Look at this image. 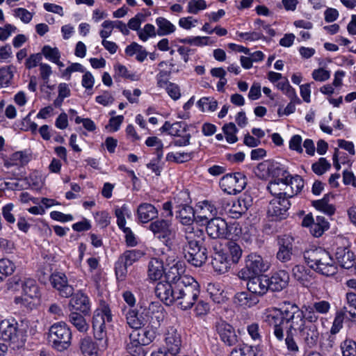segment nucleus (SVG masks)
I'll use <instances>...</instances> for the list:
<instances>
[{"label": "nucleus", "mask_w": 356, "mask_h": 356, "mask_svg": "<svg viewBox=\"0 0 356 356\" xmlns=\"http://www.w3.org/2000/svg\"><path fill=\"white\" fill-rule=\"evenodd\" d=\"M112 321V314L108 305L105 302L101 305V308L94 312L92 319L93 335L97 344L89 337H85L80 341V349L84 356H98V350H104L108 347V337L106 323Z\"/></svg>", "instance_id": "obj_1"}, {"label": "nucleus", "mask_w": 356, "mask_h": 356, "mask_svg": "<svg viewBox=\"0 0 356 356\" xmlns=\"http://www.w3.org/2000/svg\"><path fill=\"white\" fill-rule=\"evenodd\" d=\"M266 321L272 327L276 339L282 341L284 324H289L286 329L296 330L301 323V309L296 303L284 302L280 308L275 309V314L267 315Z\"/></svg>", "instance_id": "obj_2"}, {"label": "nucleus", "mask_w": 356, "mask_h": 356, "mask_svg": "<svg viewBox=\"0 0 356 356\" xmlns=\"http://www.w3.org/2000/svg\"><path fill=\"white\" fill-rule=\"evenodd\" d=\"M304 258L309 267L319 274L329 277L337 273V266L333 258L322 248L305 251Z\"/></svg>", "instance_id": "obj_3"}, {"label": "nucleus", "mask_w": 356, "mask_h": 356, "mask_svg": "<svg viewBox=\"0 0 356 356\" xmlns=\"http://www.w3.org/2000/svg\"><path fill=\"white\" fill-rule=\"evenodd\" d=\"M175 286L177 301L181 309L187 310L191 309L197 300L200 296V284L193 277L184 278Z\"/></svg>", "instance_id": "obj_4"}, {"label": "nucleus", "mask_w": 356, "mask_h": 356, "mask_svg": "<svg viewBox=\"0 0 356 356\" xmlns=\"http://www.w3.org/2000/svg\"><path fill=\"white\" fill-rule=\"evenodd\" d=\"M48 338L54 349L63 351L71 345L72 332L65 323H56L50 327Z\"/></svg>", "instance_id": "obj_5"}, {"label": "nucleus", "mask_w": 356, "mask_h": 356, "mask_svg": "<svg viewBox=\"0 0 356 356\" xmlns=\"http://www.w3.org/2000/svg\"><path fill=\"white\" fill-rule=\"evenodd\" d=\"M163 309L158 302H152L148 308L140 307L139 309H129L125 314L129 326L134 330L142 328L149 321V312H161Z\"/></svg>", "instance_id": "obj_6"}, {"label": "nucleus", "mask_w": 356, "mask_h": 356, "mask_svg": "<svg viewBox=\"0 0 356 356\" xmlns=\"http://www.w3.org/2000/svg\"><path fill=\"white\" fill-rule=\"evenodd\" d=\"M148 229L152 232L156 238L166 247L171 248L173 244L172 241L176 235L171 220L157 218L149 223Z\"/></svg>", "instance_id": "obj_7"}, {"label": "nucleus", "mask_w": 356, "mask_h": 356, "mask_svg": "<svg viewBox=\"0 0 356 356\" xmlns=\"http://www.w3.org/2000/svg\"><path fill=\"white\" fill-rule=\"evenodd\" d=\"M269 268V264L265 261L261 256L251 253L245 259V266L238 271L240 279L246 280L253 275H260Z\"/></svg>", "instance_id": "obj_8"}, {"label": "nucleus", "mask_w": 356, "mask_h": 356, "mask_svg": "<svg viewBox=\"0 0 356 356\" xmlns=\"http://www.w3.org/2000/svg\"><path fill=\"white\" fill-rule=\"evenodd\" d=\"M204 234L202 229H194L188 227L186 231V243L182 245V252L184 258L190 260L192 255L202 246L201 241L204 239Z\"/></svg>", "instance_id": "obj_9"}, {"label": "nucleus", "mask_w": 356, "mask_h": 356, "mask_svg": "<svg viewBox=\"0 0 356 356\" xmlns=\"http://www.w3.org/2000/svg\"><path fill=\"white\" fill-rule=\"evenodd\" d=\"M219 184L224 192L230 195H236L245 188L247 178L241 172L229 173L220 179Z\"/></svg>", "instance_id": "obj_10"}, {"label": "nucleus", "mask_w": 356, "mask_h": 356, "mask_svg": "<svg viewBox=\"0 0 356 356\" xmlns=\"http://www.w3.org/2000/svg\"><path fill=\"white\" fill-rule=\"evenodd\" d=\"M46 274L43 273L40 276L39 280L45 283L47 277ZM51 285L58 291L60 296L63 298H69L74 293V287L68 284V280L66 275L62 272H54L49 276H47Z\"/></svg>", "instance_id": "obj_11"}, {"label": "nucleus", "mask_w": 356, "mask_h": 356, "mask_svg": "<svg viewBox=\"0 0 356 356\" xmlns=\"http://www.w3.org/2000/svg\"><path fill=\"white\" fill-rule=\"evenodd\" d=\"M296 331L305 349L314 348L317 346L320 339L317 325L300 324Z\"/></svg>", "instance_id": "obj_12"}, {"label": "nucleus", "mask_w": 356, "mask_h": 356, "mask_svg": "<svg viewBox=\"0 0 356 356\" xmlns=\"http://www.w3.org/2000/svg\"><path fill=\"white\" fill-rule=\"evenodd\" d=\"M0 335L3 341L17 343L20 337H23L24 331L18 327L15 320H3L0 323Z\"/></svg>", "instance_id": "obj_13"}, {"label": "nucleus", "mask_w": 356, "mask_h": 356, "mask_svg": "<svg viewBox=\"0 0 356 356\" xmlns=\"http://www.w3.org/2000/svg\"><path fill=\"white\" fill-rule=\"evenodd\" d=\"M291 206L289 198L274 197L268 207V214L275 218V220H281L289 216L288 210Z\"/></svg>", "instance_id": "obj_14"}, {"label": "nucleus", "mask_w": 356, "mask_h": 356, "mask_svg": "<svg viewBox=\"0 0 356 356\" xmlns=\"http://www.w3.org/2000/svg\"><path fill=\"white\" fill-rule=\"evenodd\" d=\"M165 348L170 355L178 354L181 346V333L174 327H170L165 333Z\"/></svg>", "instance_id": "obj_15"}, {"label": "nucleus", "mask_w": 356, "mask_h": 356, "mask_svg": "<svg viewBox=\"0 0 356 356\" xmlns=\"http://www.w3.org/2000/svg\"><path fill=\"white\" fill-rule=\"evenodd\" d=\"M246 280H248V290L254 295H256L258 298L266 294L269 289L268 277L266 275H253Z\"/></svg>", "instance_id": "obj_16"}, {"label": "nucleus", "mask_w": 356, "mask_h": 356, "mask_svg": "<svg viewBox=\"0 0 356 356\" xmlns=\"http://www.w3.org/2000/svg\"><path fill=\"white\" fill-rule=\"evenodd\" d=\"M154 292L156 297L166 305H171L177 301V294L174 284L165 282H159L154 289Z\"/></svg>", "instance_id": "obj_17"}, {"label": "nucleus", "mask_w": 356, "mask_h": 356, "mask_svg": "<svg viewBox=\"0 0 356 356\" xmlns=\"http://www.w3.org/2000/svg\"><path fill=\"white\" fill-rule=\"evenodd\" d=\"M216 331L220 339L227 346H232L238 341V337L234 328L224 321H220L216 325Z\"/></svg>", "instance_id": "obj_18"}, {"label": "nucleus", "mask_w": 356, "mask_h": 356, "mask_svg": "<svg viewBox=\"0 0 356 356\" xmlns=\"http://www.w3.org/2000/svg\"><path fill=\"white\" fill-rule=\"evenodd\" d=\"M226 230L227 222L220 217L207 221L206 231L212 238H226Z\"/></svg>", "instance_id": "obj_19"}, {"label": "nucleus", "mask_w": 356, "mask_h": 356, "mask_svg": "<svg viewBox=\"0 0 356 356\" xmlns=\"http://www.w3.org/2000/svg\"><path fill=\"white\" fill-rule=\"evenodd\" d=\"M69 302V307L83 315H87L90 312V302L87 295L79 291L73 293Z\"/></svg>", "instance_id": "obj_20"}, {"label": "nucleus", "mask_w": 356, "mask_h": 356, "mask_svg": "<svg viewBox=\"0 0 356 356\" xmlns=\"http://www.w3.org/2000/svg\"><path fill=\"white\" fill-rule=\"evenodd\" d=\"M214 252L211 255V265L213 270L223 274L228 271L231 264L226 253L218 250L216 246H213Z\"/></svg>", "instance_id": "obj_21"}, {"label": "nucleus", "mask_w": 356, "mask_h": 356, "mask_svg": "<svg viewBox=\"0 0 356 356\" xmlns=\"http://www.w3.org/2000/svg\"><path fill=\"white\" fill-rule=\"evenodd\" d=\"M156 331L152 327H146L133 331L129 334V339L141 345H149L156 338Z\"/></svg>", "instance_id": "obj_22"}, {"label": "nucleus", "mask_w": 356, "mask_h": 356, "mask_svg": "<svg viewBox=\"0 0 356 356\" xmlns=\"http://www.w3.org/2000/svg\"><path fill=\"white\" fill-rule=\"evenodd\" d=\"M289 282V273L285 270H279L268 278L269 289L272 291H281L288 286Z\"/></svg>", "instance_id": "obj_23"}, {"label": "nucleus", "mask_w": 356, "mask_h": 356, "mask_svg": "<svg viewBox=\"0 0 356 356\" xmlns=\"http://www.w3.org/2000/svg\"><path fill=\"white\" fill-rule=\"evenodd\" d=\"M335 257L337 262L343 268L349 269L355 264V254L348 247H338Z\"/></svg>", "instance_id": "obj_24"}, {"label": "nucleus", "mask_w": 356, "mask_h": 356, "mask_svg": "<svg viewBox=\"0 0 356 356\" xmlns=\"http://www.w3.org/2000/svg\"><path fill=\"white\" fill-rule=\"evenodd\" d=\"M233 302L238 306L250 308L256 305L259 302V299L248 290V291L236 293L234 296Z\"/></svg>", "instance_id": "obj_25"}, {"label": "nucleus", "mask_w": 356, "mask_h": 356, "mask_svg": "<svg viewBox=\"0 0 356 356\" xmlns=\"http://www.w3.org/2000/svg\"><path fill=\"white\" fill-rule=\"evenodd\" d=\"M182 273L181 264L179 262L176 263L172 266L170 267L167 271L164 270L165 282L170 284H174V287L175 288L178 282L183 280L182 279L190 277L188 275H181Z\"/></svg>", "instance_id": "obj_26"}, {"label": "nucleus", "mask_w": 356, "mask_h": 356, "mask_svg": "<svg viewBox=\"0 0 356 356\" xmlns=\"http://www.w3.org/2000/svg\"><path fill=\"white\" fill-rule=\"evenodd\" d=\"M137 213L140 221L146 223L157 218L158 211L152 204L142 203L138 207Z\"/></svg>", "instance_id": "obj_27"}, {"label": "nucleus", "mask_w": 356, "mask_h": 356, "mask_svg": "<svg viewBox=\"0 0 356 356\" xmlns=\"http://www.w3.org/2000/svg\"><path fill=\"white\" fill-rule=\"evenodd\" d=\"M225 212L229 213L232 218H238L246 211V207L244 200H237L232 201V203L227 202L223 206Z\"/></svg>", "instance_id": "obj_28"}, {"label": "nucleus", "mask_w": 356, "mask_h": 356, "mask_svg": "<svg viewBox=\"0 0 356 356\" xmlns=\"http://www.w3.org/2000/svg\"><path fill=\"white\" fill-rule=\"evenodd\" d=\"M318 314L310 305H303L301 307V323L307 325H317Z\"/></svg>", "instance_id": "obj_29"}, {"label": "nucleus", "mask_w": 356, "mask_h": 356, "mask_svg": "<svg viewBox=\"0 0 356 356\" xmlns=\"http://www.w3.org/2000/svg\"><path fill=\"white\" fill-rule=\"evenodd\" d=\"M164 268L162 261L152 258L148 264V277L152 280L161 279L164 274Z\"/></svg>", "instance_id": "obj_30"}, {"label": "nucleus", "mask_w": 356, "mask_h": 356, "mask_svg": "<svg viewBox=\"0 0 356 356\" xmlns=\"http://www.w3.org/2000/svg\"><path fill=\"white\" fill-rule=\"evenodd\" d=\"M333 197L334 195L330 193L325 194L321 200L313 201L312 205L316 209L323 211L324 213L332 216L335 212V207L334 205L329 204V202L330 198Z\"/></svg>", "instance_id": "obj_31"}, {"label": "nucleus", "mask_w": 356, "mask_h": 356, "mask_svg": "<svg viewBox=\"0 0 356 356\" xmlns=\"http://www.w3.org/2000/svg\"><path fill=\"white\" fill-rule=\"evenodd\" d=\"M207 291L214 302L220 304L225 301L224 291L221 289L220 284L216 283L208 284Z\"/></svg>", "instance_id": "obj_32"}, {"label": "nucleus", "mask_w": 356, "mask_h": 356, "mask_svg": "<svg viewBox=\"0 0 356 356\" xmlns=\"http://www.w3.org/2000/svg\"><path fill=\"white\" fill-rule=\"evenodd\" d=\"M22 291L24 295L31 298H38L40 297V292L36 282L33 279L24 278V286Z\"/></svg>", "instance_id": "obj_33"}, {"label": "nucleus", "mask_w": 356, "mask_h": 356, "mask_svg": "<svg viewBox=\"0 0 356 356\" xmlns=\"http://www.w3.org/2000/svg\"><path fill=\"white\" fill-rule=\"evenodd\" d=\"M180 209L178 211V217L181 220V222L183 225H191L195 220H196L195 216V211L192 207L184 204L181 205Z\"/></svg>", "instance_id": "obj_34"}, {"label": "nucleus", "mask_w": 356, "mask_h": 356, "mask_svg": "<svg viewBox=\"0 0 356 356\" xmlns=\"http://www.w3.org/2000/svg\"><path fill=\"white\" fill-rule=\"evenodd\" d=\"M329 228V222L325 219L323 216H318L314 220L310 232L315 237L321 236L325 230Z\"/></svg>", "instance_id": "obj_35"}, {"label": "nucleus", "mask_w": 356, "mask_h": 356, "mask_svg": "<svg viewBox=\"0 0 356 356\" xmlns=\"http://www.w3.org/2000/svg\"><path fill=\"white\" fill-rule=\"evenodd\" d=\"M207 248L202 245L192 255L190 260H187V261L195 267H200L207 261Z\"/></svg>", "instance_id": "obj_36"}, {"label": "nucleus", "mask_w": 356, "mask_h": 356, "mask_svg": "<svg viewBox=\"0 0 356 356\" xmlns=\"http://www.w3.org/2000/svg\"><path fill=\"white\" fill-rule=\"evenodd\" d=\"M69 321L79 331L86 332L88 329V324L83 316L76 312H72L69 315Z\"/></svg>", "instance_id": "obj_37"}, {"label": "nucleus", "mask_w": 356, "mask_h": 356, "mask_svg": "<svg viewBox=\"0 0 356 356\" xmlns=\"http://www.w3.org/2000/svg\"><path fill=\"white\" fill-rule=\"evenodd\" d=\"M156 23L158 26L157 34L160 36L169 35L175 31V26L164 17H158Z\"/></svg>", "instance_id": "obj_38"}, {"label": "nucleus", "mask_w": 356, "mask_h": 356, "mask_svg": "<svg viewBox=\"0 0 356 356\" xmlns=\"http://www.w3.org/2000/svg\"><path fill=\"white\" fill-rule=\"evenodd\" d=\"M267 188L275 197L291 198L293 197V194H290L284 187L280 186L277 182L273 181L269 182Z\"/></svg>", "instance_id": "obj_39"}, {"label": "nucleus", "mask_w": 356, "mask_h": 356, "mask_svg": "<svg viewBox=\"0 0 356 356\" xmlns=\"http://www.w3.org/2000/svg\"><path fill=\"white\" fill-rule=\"evenodd\" d=\"M143 255V253L140 250H131L125 251L118 258L121 259L125 265L130 266L134 263L138 261Z\"/></svg>", "instance_id": "obj_40"}, {"label": "nucleus", "mask_w": 356, "mask_h": 356, "mask_svg": "<svg viewBox=\"0 0 356 356\" xmlns=\"http://www.w3.org/2000/svg\"><path fill=\"white\" fill-rule=\"evenodd\" d=\"M310 273L311 270L302 265H296L292 268L293 276L302 284L309 281L308 278L311 277Z\"/></svg>", "instance_id": "obj_41"}, {"label": "nucleus", "mask_w": 356, "mask_h": 356, "mask_svg": "<svg viewBox=\"0 0 356 356\" xmlns=\"http://www.w3.org/2000/svg\"><path fill=\"white\" fill-rule=\"evenodd\" d=\"M15 67L10 65L0 68V88L7 87L13 78Z\"/></svg>", "instance_id": "obj_42"}, {"label": "nucleus", "mask_w": 356, "mask_h": 356, "mask_svg": "<svg viewBox=\"0 0 356 356\" xmlns=\"http://www.w3.org/2000/svg\"><path fill=\"white\" fill-rule=\"evenodd\" d=\"M296 332V330L286 329V338L284 339L288 351L293 354H296L299 352V346L295 340V334Z\"/></svg>", "instance_id": "obj_43"}, {"label": "nucleus", "mask_w": 356, "mask_h": 356, "mask_svg": "<svg viewBox=\"0 0 356 356\" xmlns=\"http://www.w3.org/2000/svg\"><path fill=\"white\" fill-rule=\"evenodd\" d=\"M255 175L260 179H267L270 176V160L259 163L254 170Z\"/></svg>", "instance_id": "obj_44"}, {"label": "nucleus", "mask_w": 356, "mask_h": 356, "mask_svg": "<svg viewBox=\"0 0 356 356\" xmlns=\"http://www.w3.org/2000/svg\"><path fill=\"white\" fill-rule=\"evenodd\" d=\"M222 131L225 135L226 140L229 143H234L238 140V138L236 136L238 129L234 123L229 122L224 124L222 127Z\"/></svg>", "instance_id": "obj_45"}, {"label": "nucleus", "mask_w": 356, "mask_h": 356, "mask_svg": "<svg viewBox=\"0 0 356 356\" xmlns=\"http://www.w3.org/2000/svg\"><path fill=\"white\" fill-rule=\"evenodd\" d=\"M193 154V152H183L176 154L170 152L167 154L166 160L168 161H173L177 163H182L191 160Z\"/></svg>", "instance_id": "obj_46"}, {"label": "nucleus", "mask_w": 356, "mask_h": 356, "mask_svg": "<svg viewBox=\"0 0 356 356\" xmlns=\"http://www.w3.org/2000/svg\"><path fill=\"white\" fill-rule=\"evenodd\" d=\"M330 167V163L325 158H320L317 162L312 164V169L315 174L322 175Z\"/></svg>", "instance_id": "obj_47"}, {"label": "nucleus", "mask_w": 356, "mask_h": 356, "mask_svg": "<svg viewBox=\"0 0 356 356\" xmlns=\"http://www.w3.org/2000/svg\"><path fill=\"white\" fill-rule=\"evenodd\" d=\"M127 265L118 258L115 264V273L119 282L124 281L127 275Z\"/></svg>", "instance_id": "obj_48"}, {"label": "nucleus", "mask_w": 356, "mask_h": 356, "mask_svg": "<svg viewBox=\"0 0 356 356\" xmlns=\"http://www.w3.org/2000/svg\"><path fill=\"white\" fill-rule=\"evenodd\" d=\"M227 246L232 256L233 263H238L242 255V250L241 247L234 241H228Z\"/></svg>", "instance_id": "obj_49"}, {"label": "nucleus", "mask_w": 356, "mask_h": 356, "mask_svg": "<svg viewBox=\"0 0 356 356\" xmlns=\"http://www.w3.org/2000/svg\"><path fill=\"white\" fill-rule=\"evenodd\" d=\"M51 62L58 61L60 57V54L57 47H51L49 45H45L42 49V55Z\"/></svg>", "instance_id": "obj_50"}, {"label": "nucleus", "mask_w": 356, "mask_h": 356, "mask_svg": "<svg viewBox=\"0 0 356 356\" xmlns=\"http://www.w3.org/2000/svg\"><path fill=\"white\" fill-rule=\"evenodd\" d=\"M157 31H156L155 27L151 24H145L144 28L138 32L139 38L144 42L147 40L149 38L155 37Z\"/></svg>", "instance_id": "obj_51"}, {"label": "nucleus", "mask_w": 356, "mask_h": 356, "mask_svg": "<svg viewBox=\"0 0 356 356\" xmlns=\"http://www.w3.org/2000/svg\"><path fill=\"white\" fill-rule=\"evenodd\" d=\"M345 319L344 313H342L340 310L337 311L330 329V333L332 334H336L340 331L343 327V323Z\"/></svg>", "instance_id": "obj_52"}, {"label": "nucleus", "mask_w": 356, "mask_h": 356, "mask_svg": "<svg viewBox=\"0 0 356 356\" xmlns=\"http://www.w3.org/2000/svg\"><path fill=\"white\" fill-rule=\"evenodd\" d=\"M343 356H356V342L351 339L345 340L341 345Z\"/></svg>", "instance_id": "obj_53"}, {"label": "nucleus", "mask_w": 356, "mask_h": 356, "mask_svg": "<svg viewBox=\"0 0 356 356\" xmlns=\"http://www.w3.org/2000/svg\"><path fill=\"white\" fill-rule=\"evenodd\" d=\"M15 264L8 259H0V273L5 277L11 275L15 269Z\"/></svg>", "instance_id": "obj_54"}, {"label": "nucleus", "mask_w": 356, "mask_h": 356, "mask_svg": "<svg viewBox=\"0 0 356 356\" xmlns=\"http://www.w3.org/2000/svg\"><path fill=\"white\" fill-rule=\"evenodd\" d=\"M289 186H290L292 191L291 194H293L294 196L295 195H297L298 193H300L303 188L304 181L299 175H296L295 176H292L291 177Z\"/></svg>", "instance_id": "obj_55"}, {"label": "nucleus", "mask_w": 356, "mask_h": 356, "mask_svg": "<svg viewBox=\"0 0 356 356\" xmlns=\"http://www.w3.org/2000/svg\"><path fill=\"white\" fill-rule=\"evenodd\" d=\"M31 154L26 151H19L13 154L11 160L19 162L21 166H24L31 161Z\"/></svg>", "instance_id": "obj_56"}, {"label": "nucleus", "mask_w": 356, "mask_h": 356, "mask_svg": "<svg viewBox=\"0 0 356 356\" xmlns=\"http://www.w3.org/2000/svg\"><path fill=\"white\" fill-rule=\"evenodd\" d=\"M242 233V229L238 222H227L226 238L239 236Z\"/></svg>", "instance_id": "obj_57"}, {"label": "nucleus", "mask_w": 356, "mask_h": 356, "mask_svg": "<svg viewBox=\"0 0 356 356\" xmlns=\"http://www.w3.org/2000/svg\"><path fill=\"white\" fill-rule=\"evenodd\" d=\"M143 346L130 341V343L127 345V350L131 356H145L146 352L143 347Z\"/></svg>", "instance_id": "obj_58"}, {"label": "nucleus", "mask_w": 356, "mask_h": 356, "mask_svg": "<svg viewBox=\"0 0 356 356\" xmlns=\"http://www.w3.org/2000/svg\"><path fill=\"white\" fill-rule=\"evenodd\" d=\"M294 239L289 235L279 236L277 243L279 249L293 250Z\"/></svg>", "instance_id": "obj_59"}, {"label": "nucleus", "mask_w": 356, "mask_h": 356, "mask_svg": "<svg viewBox=\"0 0 356 356\" xmlns=\"http://www.w3.org/2000/svg\"><path fill=\"white\" fill-rule=\"evenodd\" d=\"M207 8L204 0H190L188 4V12L193 14H197L199 10Z\"/></svg>", "instance_id": "obj_60"}, {"label": "nucleus", "mask_w": 356, "mask_h": 356, "mask_svg": "<svg viewBox=\"0 0 356 356\" xmlns=\"http://www.w3.org/2000/svg\"><path fill=\"white\" fill-rule=\"evenodd\" d=\"M310 305L318 314H326L330 309V304L326 300L314 302Z\"/></svg>", "instance_id": "obj_61"}, {"label": "nucleus", "mask_w": 356, "mask_h": 356, "mask_svg": "<svg viewBox=\"0 0 356 356\" xmlns=\"http://www.w3.org/2000/svg\"><path fill=\"white\" fill-rule=\"evenodd\" d=\"M286 174H288V171L280 163L270 161V176L275 179L280 175Z\"/></svg>", "instance_id": "obj_62"}, {"label": "nucleus", "mask_w": 356, "mask_h": 356, "mask_svg": "<svg viewBox=\"0 0 356 356\" xmlns=\"http://www.w3.org/2000/svg\"><path fill=\"white\" fill-rule=\"evenodd\" d=\"M8 289L13 291H18L20 289L22 290L24 286V279H22L19 276H14L10 278L8 283Z\"/></svg>", "instance_id": "obj_63"}, {"label": "nucleus", "mask_w": 356, "mask_h": 356, "mask_svg": "<svg viewBox=\"0 0 356 356\" xmlns=\"http://www.w3.org/2000/svg\"><path fill=\"white\" fill-rule=\"evenodd\" d=\"M241 355V356H257V347L250 346L245 343L240 344Z\"/></svg>", "instance_id": "obj_64"}]
</instances>
